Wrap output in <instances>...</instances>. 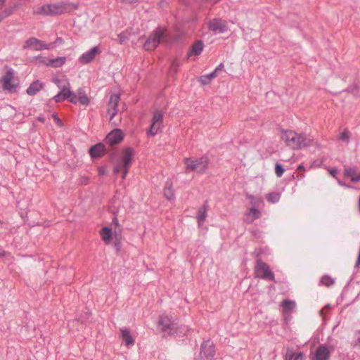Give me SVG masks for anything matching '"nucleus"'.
<instances>
[{"label": "nucleus", "mask_w": 360, "mask_h": 360, "mask_svg": "<svg viewBox=\"0 0 360 360\" xmlns=\"http://www.w3.org/2000/svg\"><path fill=\"white\" fill-rule=\"evenodd\" d=\"M281 138L286 146L293 150L300 149L310 145L311 140L302 134L292 130L281 129Z\"/></svg>", "instance_id": "f257e3e1"}, {"label": "nucleus", "mask_w": 360, "mask_h": 360, "mask_svg": "<svg viewBox=\"0 0 360 360\" xmlns=\"http://www.w3.org/2000/svg\"><path fill=\"white\" fill-rule=\"evenodd\" d=\"M169 35L166 27H157L148 36L143 44V49L148 51H154L161 41L167 43Z\"/></svg>", "instance_id": "f03ea898"}, {"label": "nucleus", "mask_w": 360, "mask_h": 360, "mask_svg": "<svg viewBox=\"0 0 360 360\" xmlns=\"http://www.w3.org/2000/svg\"><path fill=\"white\" fill-rule=\"evenodd\" d=\"M184 162L186 172L195 171L197 173L202 174L208 167V158L204 156L196 159L186 158Z\"/></svg>", "instance_id": "7ed1b4c3"}, {"label": "nucleus", "mask_w": 360, "mask_h": 360, "mask_svg": "<svg viewBox=\"0 0 360 360\" xmlns=\"http://www.w3.org/2000/svg\"><path fill=\"white\" fill-rule=\"evenodd\" d=\"M254 254L255 255V258L257 259L255 270L257 276L262 279L275 281V276L274 272L270 270L267 264L262 262L260 258V252L255 251Z\"/></svg>", "instance_id": "20e7f679"}, {"label": "nucleus", "mask_w": 360, "mask_h": 360, "mask_svg": "<svg viewBox=\"0 0 360 360\" xmlns=\"http://www.w3.org/2000/svg\"><path fill=\"white\" fill-rule=\"evenodd\" d=\"M216 354V347L213 341L207 340L200 345L199 359L200 360H213Z\"/></svg>", "instance_id": "39448f33"}, {"label": "nucleus", "mask_w": 360, "mask_h": 360, "mask_svg": "<svg viewBox=\"0 0 360 360\" xmlns=\"http://www.w3.org/2000/svg\"><path fill=\"white\" fill-rule=\"evenodd\" d=\"M176 325L177 324L167 316H161L159 319L158 326L160 328L161 332H162L165 335H174Z\"/></svg>", "instance_id": "423d86ee"}, {"label": "nucleus", "mask_w": 360, "mask_h": 360, "mask_svg": "<svg viewBox=\"0 0 360 360\" xmlns=\"http://www.w3.org/2000/svg\"><path fill=\"white\" fill-rule=\"evenodd\" d=\"M207 28L214 34H222L229 30L227 22L220 18H215L210 20Z\"/></svg>", "instance_id": "0eeeda50"}, {"label": "nucleus", "mask_w": 360, "mask_h": 360, "mask_svg": "<svg viewBox=\"0 0 360 360\" xmlns=\"http://www.w3.org/2000/svg\"><path fill=\"white\" fill-rule=\"evenodd\" d=\"M134 149L132 147L124 148L122 150L119 163L122 167L130 168L134 162Z\"/></svg>", "instance_id": "6e6552de"}, {"label": "nucleus", "mask_w": 360, "mask_h": 360, "mask_svg": "<svg viewBox=\"0 0 360 360\" xmlns=\"http://www.w3.org/2000/svg\"><path fill=\"white\" fill-rule=\"evenodd\" d=\"M13 79V72L10 70H8L0 79V82H3L4 89L7 90L10 93H15L17 91V85L11 83Z\"/></svg>", "instance_id": "1a4fd4ad"}, {"label": "nucleus", "mask_w": 360, "mask_h": 360, "mask_svg": "<svg viewBox=\"0 0 360 360\" xmlns=\"http://www.w3.org/2000/svg\"><path fill=\"white\" fill-rule=\"evenodd\" d=\"M124 139V134L120 129H115L110 132L105 138L106 143L111 146L119 144Z\"/></svg>", "instance_id": "9d476101"}, {"label": "nucleus", "mask_w": 360, "mask_h": 360, "mask_svg": "<svg viewBox=\"0 0 360 360\" xmlns=\"http://www.w3.org/2000/svg\"><path fill=\"white\" fill-rule=\"evenodd\" d=\"M120 99V96L118 94H115L110 96L109 102L108 103L107 113L110 116L111 120L117 113V105Z\"/></svg>", "instance_id": "9b49d317"}, {"label": "nucleus", "mask_w": 360, "mask_h": 360, "mask_svg": "<svg viewBox=\"0 0 360 360\" xmlns=\"http://www.w3.org/2000/svg\"><path fill=\"white\" fill-rule=\"evenodd\" d=\"M330 356V352L323 345H319L315 353L310 356V360H329Z\"/></svg>", "instance_id": "f8f14e48"}, {"label": "nucleus", "mask_w": 360, "mask_h": 360, "mask_svg": "<svg viewBox=\"0 0 360 360\" xmlns=\"http://www.w3.org/2000/svg\"><path fill=\"white\" fill-rule=\"evenodd\" d=\"M100 52L101 50L98 46L92 47L90 50L80 56L79 61L82 64H88L91 63L95 58L96 54H98Z\"/></svg>", "instance_id": "ddd939ff"}, {"label": "nucleus", "mask_w": 360, "mask_h": 360, "mask_svg": "<svg viewBox=\"0 0 360 360\" xmlns=\"http://www.w3.org/2000/svg\"><path fill=\"white\" fill-rule=\"evenodd\" d=\"M57 15L71 12L78 8V4L73 2H60L55 4Z\"/></svg>", "instance_id": "4468645a"}, {"label": "nucleus", "mask_w": 360, "mask_h": 360, "mask_svg": "<svg viewBox=\"0 0 360 360\" xmlns=\"http://www.w3.org/2000/svg\"><path fill=\"white\" fill-rule=\"evenodd\" d=\"M56 8L55 4H45L37 8L33 13L35 15H57Z\"/></svg>", "instance_id": "2eb2a0df"}, {"label": "nucleus", "mask_w": 360, "mask_h": 360, "mask_svg": "<svg viewBox=\"0 0 360 360\" xmlns=\"http://www.w3.org/2000/svg\"><path fill=\"white\" fill-rule=\"evenodd\" d=\"M106 153L105 146L102 143H98L93 146H91L89 150V153L91 158L96 159L98 158Z\"/></svg>", "instance_id": "dca6fc26"}, {"label": "nucleus", "mask_w": 360, "mask_h": 360, "mask_svg": "<svg viewBox=\"0 0 360 360\" xmlns=\"http://www.w3.org/2000/svg\"><path fill=\"white\" fill-rule=\"evenodd\" d=\"M163 195L167 200L169 201L174 200L175 199L173 182L171 179H167L165 181L163 188Z\"/></svg>", "instance_id": "f3484780"}, {"label": "nucleus", "mask_w": 360, "mask_h": 360, "mask_svg": "<svg viewBox=\"0 0 360 360\" xmlns=\"http://www.w3.org/2000/svg\"><path fill=\"white\" fill-rule=\"evenodd\" d=\"M72 95H73V91L70 90V87L64 86L60 92L53 96V99L55 102L59 103L68 99Z\"/></svg>", "instance_id": "a211bd4d"}, {"label": "nucleus", "mask_w": 360, "mask_h": 360, "mask_svg": "<svg viewBox=\"0 0 360 360\" xmlns=\"http://www.w3.org/2000/svg\"><path fill=\"white\" fill-rule=\"evenodd\" d=\"M356 167H345L344 176L349 177L352 182H359L360 181V173L356 175Z\"/></svg>", "instance_id": "6ab92c4d"}, {"label": "nucleus", "mask_w": 360, "mask_h": 360, "mask_svg": "<svg viewBox=\"0 0 360 360\" xmlns=\"http://www.w3.org/2000/svg\"><path fill=\"white\" fill-rule=\"evenodd\" d=\"M203 48V41L201 40L196 41L188 50L187 53L188 58H189L192 55L199 56L202 53Z\"/></svg>", "instance_id": "aec40b11"}, {"label": "nucleus", "mask_w": 360, "mask_h": 360, "mask_svg": "<svg viewBox=\"0 0 360 360\" xmlns=\"http://www.w3.org/2000/svg\"><path fill=\"white\" fill-rule=\"evenodd\" d=\"M209 209L208 201L205 200L203 205L198 210L196 219L199 224L204 222L207 218V213Z\"/></svg>", "instance_id": "412c9836"}, {"label": "nucleus", "mask_w": 360, "mask_h": 360, "mask_svg": "<svg viewBox=\"0 0 360 360\" xmlns=\"http://www.w3.org/2000/svg\"><path fill=\"white\" fill-rule=\"evenodd\" d=\"M246 222L248 224L252 223L256 219H258L261 217L259 210L256 207H251L245 214Z\"/></svg>", "instance_id": "4be33fe9"}, {"label": "nucleus", "mask_w": 360, "mask_h": 360, "mask_svg": "<svg viewBox=\"0 0 360 360\" xmlns=\"http://www.w3.org/2000/svg\"><path fill=\"white\" fill-rule=\"evenodd\" d=\"M44 88V84L39 80L34 81L27 89L26 92L30 96H34Z\"/></svg>", "instance_id": "5701e85b"}, {"label": "nucleus", "mask_w": 360, "mask_h": 360, "mask_svg": "<svg viewBox=\"0 0 360 360\" xmlns=\"http://www.w3.org/2000/svg\"><path fill=\"white\" fill-rule=\"evenodd\" d=\"M120 333H121V336L127 346L129 347V346L134 345V342H135L134 339L131 335L130 331L128 328H120Z\"/></svg>", "instance_id": "b1692460"}, {"label": "nucleus", "mask_w": 360, "mask_h": 360, "mask_svg": "<svg viewBox=\"0 0 360 360\" xmlns=\"http://www.w3.org/2000/svg\"><path fill=\"white\" fill-rule=\"evenodd\" d=\"M100 235L102 240L105 242L106 245L110 244L112 236V232L111 229L107 226L102 228L100 231Z\"/></svg>", "instance_id": "393cba45"}, {"label": "nucleus", "mask_w": 360, "mask_h": 360, "mask_svg": "<svg viewBox=\"0 0 360 360\" xmlns=\"http://www.w3.org/2000/svg\"><path fill=\"white\" fill-rule=\"evenodd\" d=\"M285 360H304V354L302 352H299L295 355L292 349L288 348L285 356Z\"/></svg>", "instance_id": "a878e982"}, {"label": "nucleus", "mask_w": 360, "mask_h": 360, "mask_svg": "<svg viewBox=\"0 0 360 360\" xmlns=\"http://www.w3.org/2000/svg\"><path fill=\"white\" fill-rule=\"evenodd\" d=\"M66 61L65 57H57L53 59H50L48 63H46V65L49 66H51L53 68H59L61 67L63 65L65 64Z\"/></svg>", "instance_id": "bb28decb"}, {"label": "nucleus", "mask_w": 360, "mask_h": 360, "mask_svg": "<svg viewBox=\"0 0 360 360\" xmlns=\"http://www.w3.org/2000/svg\"><path fill=\"white\" fill-rule=\"evenodd\" d=\"M246 198L250 200V202L252 206V207L257 208L260 204L263 203L262 198L259 196H254L251 194L247 193Z\"/></svg>", "instance_id": "cd10ccee"}, {"label": "nucleus", "mask_w": 360, "mask_h": 360, "mask_svg": "<svg viewBox=\"0 0 360 360\" xmlns=\"http://www.w3.org/2000/svg\"><path fill=\"white\" fill-rule=\"evenodd\" d=\"M217 75V74H215V72L212 71V72H210V74H207V75H202L200 77V82L203 84V85H206V84H208L211 80L216 77Z\"/></svg>", "instance_id": "c85d7f7f"}, {"label": "nucleus", "mask_w": 360, "mask_h": 360, "mask_svg": "<svg viewBox=\"0 0 360 360\" xmlns=\"http://www.w3.org/2000/svg\"><path fill=\"white\" fill-rule=\"evenodd\" d=\"M335 283V280L328 275H324L321 278L320 283L326 287H330Z\"/></svg>", "instance_id": "c756f323"}, {"label": "nucleus", "mask_w": 360, "mask_h": 360, "mask_svg": "<svg viewBox=\"0 0 360 360\" xmlns=\"http://www.w3.org/2000/svg\"><path fill=\"white\" fill-rule=\"evenodd\" d=\"M39 43H40L39 39L35 37H30L25 41L24 49L32 48L34 49V47L36 46Z\"/></svg>", "instance_id": "7c9ffc66"}, {"label": "nucleus", "mask_w": 360, "mask_h": 360, "mask_svg": "<svg viewBox=\"0 0 360 360\" xmlns=\"http://www.w3.org/2000/svg\"><path fill=\"white\" fill-rule=\"evenodd\" d=\"M281 194L279 193L272 192L266 195V200L271 203H276L279 201Z\"/></svg>", "instance_id": "2f4dec72"}, {"label": "nucleus", "mask_w": 360, "mask_h": 360, "mask_svg": "<svg viewBox=\"0 0 360 360\" xmlns=\"http://www.w3.org/2000/svg\"><path fill=\"white\" fill-rule=\"evenodd\" d=\"M152 122L158 123L159 125H162L163 114L159 110L155 111L153 113Z\"/></svg>", "instance_id": "473e14b6"}, {"label": "nucleus", "mask_w": 360, "mask_h": 360, "mask_svg": "<svg viewBox=\"0 0 360 360\" xmlns=\"http://www.w3.org/2000/svg\"><path fill=\"white\" fill-rule=\"evenodd\" d=\"M52 48L53 44H46L44 41L40 40V43H39L36 46L34 47V50L41 51L44 49H51Z\"/></svg>", "instance_id": "72a5a7b5"}, {"label": "nucleus", "mask_w": 360, "mask_h": 360, "mask_svg": "<svg viewBox=\"0 0 360 360\" xmlns=\"http://www.w3.org/2000/svg\"><path fill=\"white\" fill-rule=\"evenodd\" d=\"M188 331V328L187 326H181L179 327L177 325L176 326V333L174 335L176 336H184L186 335L187 332Z\"/></svg>", "instance_id": "f704fd0d"}, {"label": "nucleus", "mask_w": 360, "mask_h": 360, "mask_svg": "<svg viewBox=\"0 0 360 360\" xmlns=\"http://www.w3.org/2000/svg\"><path fill=\"white\" fill-rule=\"evenodd\" d=\"M282 306L285 309H288L289 311H291L295 307V303L294 301H291L290 300H284L283 302H282Z\"/></svg>", "instance_id": "c9c22d12"}, {"label": "nucleus", "mask_w": 360, "mask_h": 360, "mask_svg": "<svg viewBox=\"0 0 360 360\" xmlns=\"http://www.w3.org/2000/svg\"><path fill=\"white\" fill-rule=\"evenodd\" d=\"M285 172L283 166L280 163H276L275 165V173L278 177L283 176Z\"/></svg>", "instance_id": "e433bc0d"}, {"label": "nucleus", "mask_w": 360, "mask_h": 360, "mask_svg": "<svg viewBox=\"0 0 360 360\" xmlns=\"http://www.w3.org/2000/svg\"><path fill=\"white\" fill-rule=\"evenodd\" d=\"M349 131L345 129L340 135L339 139L343 141H345L347 143L349 142Z\"/></svg>", "instance_id": "4c0bfd02"}, {"label": "nucleus", "mask_w": 360, "mask_h": 360, "mask_svg": "<svg viewBox=\"0 0 360 360\" xmlns=\"http://www.w3.org/2000/svg\"><path fill=\"white\" fill-rule=\"evenodd\" d=\"M78 100L82 105H87L90 103L89 98L86 94H83L82 96H78Z\"/></svg>", "instance_id": "58836bf2"}, {"label": "nucleus", "mask_w": 360, "mask_h": 360, "mask_svg": "<svg viewBox=\"0 0 360 360\" xmlns=\"http://www.w3.org/2000/svg\"><path fill=\"white\" fill-rule=\"evenodd\" d=\"M116 233V231H115ZM114 246L116 249L117 252H120L121 250V238L120 237H117V234H115V240H114Z\"/></svg>", "instance_id": "ea45409f"}, {"label": "nucleus", "mask_w": 360, "mask_h": 360, "mask_svg": "<svg viewBox=\"0 0 360 360\" xmlns=\"http://www.w3.org/2000/svg\"><path fill=\"white\" fill-rule=\"evenodd\" d=\"M181 65V63L179 60H177L176 59H174L172 60V63H171V70L176 72L177 70H178V68L180 67Z\"/></svg>", "instance_id": "a19ab883"}, {"label": "nucleus", "mask_w": 360, "mask_h": 360, "mask_svg": "<svg viewBox=\"0 0 360 360\" xmlns=\"http://www.w3.org/2000/svg\"><path fill=\"white\" fill-rule=\"evenodd\" d=\"M11 14V9H5L1 13H0V22L9 16Z\"/></svg>", "instance_id": "79ce46f5"}, {"label": "nucleus", "mask_w": 360, "mask_h": 360, "mask_svg": "<svg viewBox=\"0 0 360 360\" xmlns=\"http://www.w3.org/2000/svg\"><path fill=\"white\" fill-rule=\"evenodd\" d=\"M358 344H360V330L355 333L352 345L354 347Z\"/></svg>", "instance_id": "37998d69"}, {"label": "nucleus", "mask_w": 360, "mask_h": 360, "mask_svg": "<svg viewBox=\"0 0 360 360\" xmlns=\"http://www.w3.org/2000/svg\"><path fill=\"white\" fill-rule=\"evenodd\" d=\"M159 132L158 128H155L154 126H150L149 130L147 132L148 135L155 136Z\"/></svg>", "instance_id": "c03bdc74"}, {"label": "nucleus", "mask_w": 360, "mask_h": 360, "mask_svg": "<svg viewBox=\"0 0 360 360\" xmlns=\"http://www.w3.org/2000/svg\"><path fill=\"white\" fill-rule=\"evenodd\" d=\"M118 38L120 44H122L128 39L127 34L124 32H121L120 34H119Z\"/></svg>", "instance_id": "a18cd8bd"}, {"label": "nucleus", "mask_w": 360, "mask_h": 360, "mask_svg": "<svg viewBox=\"0 0 360 360\" xmlns=\"http://www.w3.org/2000/svg\"><path fill=\"white\" fill-rule=\"evenodd\" d=\"M68 101L73 103V104H77V102L79 101L78 100V96H77V95L73 93V95H72L70 97H69L68 98Z\"/></svg>", "instance_id": "49530a36"}, {"label": "nucleus", "mask_w": 360, "mask_h": 360, "mask_svg": "<svg viewBox=\"0 0 360 360\" xmlns=\"http://www.w3.org/2000/svg\"><path fill=\"white\" fill-rule=\"evenodd\" d=\"M64 43V40L63 39V38L61 37H58L56 40L54 41V42H53V47L55 46H58V45H60V44H62Z\"/></svg>", "instance_id": "de8ad7c7"}, {"label": "nucleus", "mask_w": 360, "mask_h": 360, "mask_svg": "<svg viewBox=\"0 0 360 360\" xmlns=\"http://www.w3.org/2000/svg\"><path fill=\"white\" fill-rule=\"evenodd\" d=\"M121 171H122V165H121L120 163H118L117 165H116L113 169V173L115 174H119Z\"/></svg>", "instance_id": "09e8293b"}, {"label": "nucleus", "mask_w": 360, "mask_h": 360, "mask_svg": "<svg viewBox=\"0 0 360 360\" xmlns=\"http://www.w3.org/2000/svg\"><path fill=\"white\" fill-rule=\"evenodd\" d=\"M129 169L130 168L122 167V179H126V177L127 176V174L129 173Z\"/></svg>", "instance_id": "8fccbe9b"}, {"label": "nucleus", "mask_w": 360, "mask_h": 360, "mask_svg": "<svg viewBox=\"0 0 360 360\" xmlns=\"http://www.w3.org/2000/svg\"><path fill=\"white\" fill-rule=\"evenodd\" d=\"M340 360H354V358H351L348 354H340Z\"/></svg>", "instance_id": "3c124183"}, {"label": "nucleus", "mask_w": 360, "mask_h": 360, "mask_svg": "<svg viewBox=\"0 0 360 360\" xmlns=\"http://www.w3.org/2000/svg\"><path fill=\"white\" fill-rule=\"evenodd\" d=\"M224 63H221L219 65H218L217 66V68H216L213 71H214V72H215V74H217V72H218L219 71H221V70H224Z\"/></svg>", "instance_id": "603ef678"}, {"label": "nucleus", "mask_w": 360, "mask_h": 360, "mask_svg": "<svg viewBox=\"0 0 360 360\" xmlns=\"http://www.w3.org/2000/svg\"><path fill=\"white\" fill-rule=\"evenodd\" d=\"M53 118H54V120L56 122V123L57 124V125L61 127L63 126V122L62 120L56 115H53Z\"/></svg>", "instance_id": "864d4df0"}, {"label": "nucleus", "mask_w": 360, "mask_h": 360, "mask_svg": "<svg viewBox=\"0 0 360 360\" xmlns=\"http://www.w3.org/2000/svg\"><path fill=\"white\" fill-rule=\"evenodd\" d=\"M330 174L333 176H335L338 173V170L335 168H333V169H331L330 171H329Z\"/></svg>", "instance_id": "5fc2aeb1"}, {"label": "nucleus", "mask_w": 360, "mask_h": 360, "mask_svg": "<svg viewBox=\"0 0 360 360\" xmlns=\"http://www.w3.org/2000/svg\"><path fill=\"white\" fill-rule=\"evenodd\" d=\"M112 223L113 224L116 226V227H120V224H119V221H118V219L117 218L116 216H114L113 219H112Z\"/></svg>", "instance_id": "6e6d98bb"}, {"label": "nucleus", "mask_w": 360, "mask_h": 360, "mask_svg": "<svg viewBox=\"0 0 360 360\" xmlns=\"http://www.w3.org/2000/svg\"><path fill=\"white\" fill-rule=\"evenodd\" d=\"M10 253L0 248V257H6Z\"/></svg>", "instance_id": "4d7b16f0"}, {"label": "nucleus", "mask_w": 360, "mask_h": 360, "mask_svg": "<svg viewBox=\"0 0 360 360\" xmlns=\"http://www.w3.org/2000/svg\"><path fill=\"white\" fill-rule=\"evenodd\" d=\"M77 96H82L83 94H86V93H85V91L83 89L79 88L77 91Z\"/></svg>", "instance_id": "13d9d810"}, {"label": "nucleus", "mask_w": 360, "mask_h": 360, "mask_svg": "<svg viewBox=\"0 0 360 360\" xmlns=\"http://www.w3.org/2000/svg\"><path fill=\"white\" fill-rule=\"evenodd\" d=\"M297 171L298 172H300V171H305V167H304V165L302 164H300L297 166Z\"/></svg>", "instance_id": "bf43d9fd"}, {"label": "nucleus", "mask_w": 360, "mask_h": 360, "mask_svg": "<svg viewBox=\"0 0 360 360\" xmlns=\"http://www.w3.org/2000/svg\"><path fill=\"white\" fill-rule=\"evenodd\" d=\"M98 173L101 175H103L105 173V169L103 167L98 168Z\"/></svg>", "instance_id": "052dcab7"}, {"label": "nucleus", "mask_w": 360, "mask_h": 360, "mask_svg": "<svg viewBox=\"0 0 360 360\" xmlns=\"http://www.w3.org/2000/svg\"><path fill=\"white\" fill-rule=\"evenodd\" d=\"M139 1L140 0H122L123 2L128 4H135L139 2Z\"/></svg>", "instance_id": "680f3d73"}, {"label": "nucleus", "mask_w": 360, "mask_h": 360, "mask_svg": "<svg viewBox=\"0 0 360 360\" xmlns=\"http://www.w3.org/2000/svg\"><path fill=\"white\" fill-rule=\"evenodd\" d=\"M152 126H154L155 128H158V131H160V130L161 129V127L162 125H159L158 123H155V122H152V124H151Z\"/></svg>", "instance_id": "e2e57ef3"}, {"label": "nucleus", "mask_w": 360, "mask_h": 360, "mask_svg": "<svg viewBox=\"0 0 360 360\" xmlns=\"http://www.w3.org/2000/svg\"><path fill=\"white\" fill-rule=\"evenodd\" d=\"M304 173H300L298 174V175L297 176V178H299L300 179H302L303 178H304Z\"/></svg>", "instance_id": "0e129e2a"}, {"label": "nucleus", "mask_w": 360, "mask_h": 360, "mask_svg": "<svg viewBox=\"0 0 360 360\" xmlns=\"http://www.w3.org/2000/svg\"><path fill=\"white\" fill-rule=\"evenodd\" d=\"M313 165H314V166H319L320 163H318L317 161H314V163L312 164V165H311L309 168H311V167Z\"/></svg>", "instance_id": "69168bd1"}, {"label": "nucleus", "mask_w": 360, "mask_h": 360, "mask_svg": "<svg viewBox=\"0 0 360 360\" xmlns=\"http://www.w3.org/2000/svg\"><path fill=\"white\" fill-rule=\"evenodd\" d=\"M53 82H54L56 84H58H58H59V82H60V80H59L58 79H57V78H56V79H53Z\"/></svg>", "instance_id": "338daca9"}, {"label": "nucleus", "mask_w": 360, "mask_h": 360, "mask_svg": "<svg viewBox=\"0 0 360 360\" xmlns=\"http://www.w3.org/2000/svg\"><path fill=\"white\" fill-rule=\"evenodd\" d=\"M358 204H359V212H360V195H359Z\"/></svg>", "instance_id": "774afa93"}]
</instances>
